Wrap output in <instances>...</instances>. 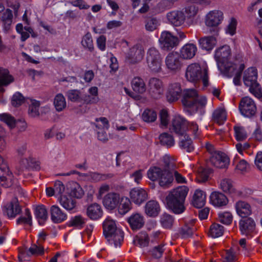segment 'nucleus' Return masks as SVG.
Listing matches in <instances>:
<instances>
[{"mask_svg": "<svg viewBox=\"0 0 262 262\" xmlns=\"http://www.w3.org/2000/svg\"><path fill=\"white\" fill-rule=\"evenodd\" d=\"M174 165L171 161L170 157L164 156L159 166H151L148 170L147 176L152 181H158L159 185L163 188H168L171 186L173 181L172 170Z\"/></svg>", "mask_w": 262, "mask_h": 262, "instance_id": "f257e3e1", "label": "nucleus"}, {"mask_svg": "<svg viewBox=\"0 0 262 262\" xmlns=\"http://www.w3.org/2000/svg\"><path fill=\"white\" fill-rule=\"evenodd\" d=\"M188 192L187 187L180 186L171 191L166 197L167 206L174 213L180 214L185 210L184 202Z\"/></svg>", "mask_w": 262, "mask_h": 262, "instance_id": "f03ea898", "label": "nucleus"}, {"mask_svg": "<svg viewBox=\"0 0 262 262\" xmlns=\"http://www.w3.org/2000/svg\"><path fill=\"white\" fill-rule=\"evenodd\" d=\"M103 234L105 238L111 244H114L115 247L120 246L123 241V232L117 228L115 222L107 217L103 224Z\"/></svg>", "mask_w": 262, "mask_h": 262, "instance_id": "7ed1b4c3", "label": "nucleus"}, {"mask_svg": "<svg viewBox=\"0 0 262 262\" xmlns=\"http://www.w3.org/2000/svg\"><path fill=\"white\" fill-rule=\"evenodd\" d=\"M185 77L190 82H196L202 80L204 86L208 85V70L206 68H201L198 63H193L187 67Z\"/></svg>", "mask_w": 262, "mask_h": 262, "instance_id": "20e7f679", "label": "nucleus"}, {"mask_svg": "<svg viewBox=\"0 0 262 262\" xmlns=\"http://www.w3.org/2000/svg\"><path fill=\"white\" fill-rule=\"evenodd\" d=\"M182 101L184 106L193 108L196 111L199 107L205 106L207 100L206 97H200L195 90L187 89L183 91Z\"/></svg>", "mask_w": 262, "mask_h": 262, "instance_id": "39448f33", "label": "nucleus"}, {"mask_svg": "<svg viewBox=\"0 0 262 262\" xmlns=\"http://www.w3.org/2000/svg\"><path fill=\"white\" fill-rule=\"evenodd\" d=\"M257 74L255 68L251 67L244 73L243 81L245 85L249 87L250 92L257 97L262 96L261 88L257 81Z\"/></svg>", "mask_w": 262, "mask_h": 262, "instance_id": "423d86ee", "label": "nucleus"}, {"mask_svg": "<svg viewBox=\"0 0 262 262\" xmlns=\"http://www.w3.org/2000/svg\"><path fill=\"white\" fill-rule=\"evenodd\" d=\"M146 61L148 68L151 72L159 73L161 71V55L155 48L152 47L147 50Z\"/></svg>", "mask_w": 262, "mask_h": 262, "instance_id": "0eeeda50", "label": "nucleus"}, {"mask_svg": "<svg viewBox=\"0 0 262 262\" xmlns=\"http://www.w3.org/2000/svg\"><path fill=\"white\" fill-rule=\"evenodd\" d=\"M245 66L244 64L242 63L239 66L238 68L236 69L235 64L232 62H228L222 65V69H219L220 70L224 71L225 74L228 77H232L234 75L235 76L233 79V82L236 85H239L241 84V78L242 73Z\"/></svg>", "mask_w": 262, "mask_h": 262, "instance_id": "6e6552de", "label": "nucleus"}, {"mask_svg": "<svg viewBox=\"0 0 262 262\" xmlns=\"http://www.w3.org/2000/svg\"><path fill=\"white\" fill-rule=\"evenodd\" d=\"M144 56L143 48L140 45H136L130 48L125 54V62L132 64L141 61Z\"/></svg>", "mask_w": 262, "mask_h": 262, "instance_id": "1a4fd4ad", "label": "nucleus"}, {"mask_svg": "<svg viewBox=\"0 0 262 262\" xmlns=\"http://www.w3.org/2000/svg\"><path fill=\"white\" fill-rule=\"evenodd\" d=\"M165 62L166 68L174 72L179 71L183 65L182 57L177 52L168 53L165 58Z\"/></svg>", "mask_w": 262, "mask_h": 262, "instance_id": "9d476101", "label": "nucleus"}, {"mask_svg": "<svg viewBox=\"0 0 262 262\" xmlns=\"http://www.w3.org/2000/svg\"><path fill=\"white\" fill-rule=\"evenodd\" d=\"M159 42L162 49L169 51L177 46L179 40L177 37L172 35L170 32L163 31L159 38Z\"/></svg>", "mask_w": 262, "mask_h": 262, "instance_id": "9b49d317", "label": "nucleus"}, {"mask_svg": "<svg viewBox=\"0 0 262 262\" xmlns=\"http://www.w3.org/2000/svg\"><path fill=\"white\" fill-rule=\"evenodd\" d=\"M148 91L151 97L159 98L164 92L163 82L159 78L153 77L149 79Z\"/></svg>", "mask_w": 262, "mask_h": 262, "instance_id": "f8f14e48", "label": "nucleus"}, {"mask_svg": "<svg viewBox=\"0 0 262 262\" xmlns=\"http://www.w3.org/2000/svg\"><path fill=\"white\" fill-rule=\"evenodd\" d=\"M170 129L178 136H183L188 129V123L181 116H175L172 120Z\"/></svg>", "mask_w": 262, "mask_h": 262, "instance_id": "ddd939ff", "label": "nucleus"}, {"mask_svg": "<svg viewBox=\"0 0 262 262\" xmlns=\"http://www.w3.org/2000/svg\"><path fill=\"white\" fill-rule=\"evenodd\" d=\"M239 108L242 115L248 117L253 116L256 111V107L254 101L248 97H245L242 99Z\"/></svg>", "mask_w": 262, "mask_h": 262, "instance_id": "4468645a", "label": "nucleus"}, {"mask_svg": "<svg viewBox=\"0 0 262 262\" xmlns=\"http://www.w3.org/2000/svg\"><path fill=\"white\" fill-rule=\"evenodd\" d=\"M231 55V49L227 45L223 46L216 50L214 57L219 69H222L223 64L229 62Z\"/></svg>", "mask_w": 262, "mask_h": 262, "instance_id": "2eb2a0df", "label": "nucleus"}, {"mask_svg": "<svg viewBox=\"0 0 262 262\" xmlns=\"http://www.w3.org/2000/svg\"><path fill=\"white\" fill-rule=\"evenodd\" d=\"M21 211V208L20 203L16 198L7 204L3 209L4 214L7 215L9 218H14Z\"/></svg>", "mask_w": 262, "mask_h": 262, "instance_id": "dca6fc26", "label": "nucleus"}, {"mask_svg": "<svg viewBox=\"0 0 262 262\" xmlns=\"http://www.w3.org/2000/svg\"><path fill=\"white\" fill-rule=\"evenodd\" d=\"M166 18L171 25L175 27H180L185 23L186 16L183 11L175 10L168 12Z\"/></svg>", "mask_w": 262, "mask_h": 262, "instance_id": "f3484780", "label": "nucleus"}, {"mask_svg": "<svg viewBox=\"0 0 262 262\" xmlns=\"http://www.w3.org/2000/svg\"><path fill=\"white\" fill-rule=\"evenodd\" d=\"M182 94V89L179 83H171L168 88L166 93V99L169 102L177 101Z\"/></svg>", "mask_w": 262, "mask_h": 262, "instance_id": "a211bd4d", "label": "nucleus"}, {"mask_svg": "<svg viewBox=\"0 0 262 262\" xmlns=\"http://www.w3.org/2000/svg\"><path fill=\"white\" fill-rule=\"evenodd\" d=\"M130 228L137 231L142 228L145 224L143 215L139 213H134L127 219Z\"/></svg>", "mask_w": 262, "mask_h": 262, "instance_id": "6ab92c4d", "label": "nucleus"}, {"mask_svg": "<svg viewBox=\"0 0 262 262\" xmlns=\"http://www.w3.org/2000/svg\"><path fill=\"white\" fill-rule=\"evenodd\" d=\"M223 19V14L220 11H212L206 16L205 24L208 27H216L221 24Z\"/></svg>", "mask_w": 262, "mask_h": 262, "instance_id": "aec40b11", "label": "nucleus"}, {"mask_svg": "<svg viewBox=\"0 0 262 262\" xmlns=\"http://www.w3.org/2000/svg\"><path fill=\"white\" fill-rule=\"evenodd\" d=\"M210 162L212 165L217 168H225L229 165V160L224 153L220 152L214 156H210Z\"/></svg>", "mask_w": 262, "mask_h": 262, "instance_id": "412c9836", "label": "nucleus"}, {"mask_svg": "<svg viewBox=\"0 0 262 262\" xmlns=\"http://www.w3.org/2000/svg\"><path fill=\"white\" fill-rule=\"evenodd\" d=\"M130 198L133 202L137 205H141L148 197L147 193L142 188H133L129 193Z\"/></svg>", "mask_w": 262, "mask_h": 262, "instance_id": "4be33fe9", "label": "nucleus"}, {"mask_svg": "<svg viewBox=\"0 0 262 262\" xmlns=\"http://www.w3.org/2000/svg\"><path fill=\"white\" fill-rule=\"evenodd\" d=\"M239 228L242 234L248 235L254 231L255 223L251 217L245 218L239 221Z\"/></svg>", "mask_w": 262, "mask_h": 262, "instance_id": "5701e85b", "label": "nucleus"}, {"mask_svg": "<svg viewBox=\"0 0 262 262\" xmlns=\"http://www.w3.org/2000/svg\"><path fill=\"white\" fill-rule=\"evenodd\" d=\"M120 195L117 193L111 192L107 194L104 198L103 203L108 209L113 210L118 205L120 202Z\"/></svg>", "mask_w": 262, "mask_h": 262, "instance_id": "b1692460", "label": "nucleus"}, {"mask_svg": "<svg viewBox=\"0 0 262 262\" xmlns=\"http://www.w3.org/2000/svg\"><path fill=\"white\" fill-rule=\"evenodd\" d=\"M89 94L82 95V102L86 104L97 103L100 99L98 97V89L97 86H92L88 90Z\"/></svg>", "mask_w": 262, "mask_h": 262, "instance_id": "393cba45", "label": "nucleus"}, {"mask_svg": "<svg viewBox=\"0 0 262 262\" xmlns=\"http://www.w3.org/2000/svg\"><path fill=\"white\" fill-rule=\"evenodd\" d=\"M211 203L215 207H221L226 206L228 202L227 196L219 192H213L210 196Z\"/></svg>", "mask_w": 262, "mask_h": 262, "instance_id": "a878e982", "label": "nucleus"}, {"mask_svg": "<svg viewBox=\"0 0 262 262\" xmlns=\"http://www.w3.org/2000/svg\"><path fill=\"white\" fill-rule=\"evenodd\" d=\"M235 208L237 213L243 218L250 215L252 213L251 206L247 202L239 201L235 204Z\"/></svg>", "mask_w": 262, "mask_h": 262, "instance_id": "bb28decb", "label": "nucleus"}, {"mask_svg": "<svg viewBox=\"0 0 262 262\" xmlns=\"http://www.w3.org/2000/svg\"><path fill=\"white\" fill-rule=\"evenodd\" d=\"M52 221L55 223H61L67 219V215L57 205H53L50 208Z\"/></svg>", "mask_w": 262, "mask_h": 262, "instance_id": "cd10ccee", "label": "nucleus"}, {"mask_svg": "<svg viewBox=\"0 0 262 262\" xmlns=\"http://www.w3.org/2000/svg\"><path fill=\"white\" fill-rule=\"evenodd\" d=\"M197 51V47L193 43L185 45L180 50V55L184 59H190L193 58Z\"/></svg>", "mask_w": 262, "mask_h": 262, "instance_id": "c85d7f7f", "label": "nucleus"}, {"mask_svg": "<svg viewBox=\"0 0 262 262\" xmlns=\"http://www.w3.org/2000/svg\"><path fill=\"white\" fill-rule=\"evenodd\" d=\"M13 81V77L9 74V71L6 69H0V93L5 92L3 86H7Z\"/></svg>", "mask_w": 262, "mask_h": 262, "instance_id": "c756f323", "label": "nucleus"}, {"mask_svg": "<svg viewBox=\"0 0 262 262\" xmlns=\"http://www.w3.org/2000/svg\"><path fill=\"white\" fill-rule=\"evenodd\" d=\"M206 194L202 190L196 189L193 195L191 203L196 208H200L205 204Z\"/></svg>", "mask_w": 262, "mask_h": 262, "instance_id": "7c9ffc66", "label": "nucleus"}, {"mask_svg": "<svg viewBox=\"0 0 262 262\" xmlns=\"http://www.w3.org/2000/svg\"><path fill=\"white\" fill-rule=\"evenodd\" d=\"M86 213L91 219L97 220L101 217L102 210L100 205L94 203L88 207Z\"/></svg>", "mask_w": 262, "mask_h": 262, "instance_id": "2f4dec72", "label": "nucleus"}, {"mask_svg": "<svg viewBox=\"0 0 262 262\" xmlns=\"http://www.w3.org/2000/svg\"><path fill=\"white\" fill-rule=\"evenodd\" d=\"M160 208L158 203L154 200L148 201L145 206V213L149 216L155 217L160 212Z\"/></svg>", "mask_w": 262, "mask_h": 262, "instance_id": "473e14b6", "label": "nucleus"}, {"mask_svg": "<svg viewBox=\"0 0 262 262\" xmlns=\"http://www.w3.org/2000/svg\"><path fill=\"white\" fill-rule=\"evenodd\" d=\"M12 173H9L7 164L0 155V182L5 181H11Z\"/></svg>", "mask_w": 262, "mask_h": 262, "instance_id": "72a5a7b5", "label": "nucleus"}, {"mask_svg": "<svg viewBox=\"0 0 262 262\" xmlns=\"http://www.w3.org/2000/svg\"><path fill=\"white\" fill-rule=\"evenodd\" d=\"M199 43L203 49L211 50L216 43V39L213 36L204 37L199 39Z\"/></svg>", "mask_w": 262, "mask_h": 262, "instance_id": "f704fd0d", "label": "nucleus"}, {"mask_svg": "<svg viewBox=\"0 0 262 262\" xmlns=\"http://www.w3.org/2000/svg\"><path fill=\"white\" fill-rule=\"evenodd\" d=\"M133 90L137 93L143 94L146 90L144 81L140 77H134L131 82Z\"/></svg>", "mask_w": 262, "mask_h": 262, "instance_id": "c9c22d12", "label": "nucleus"}, {"mask_svg": "<svg viewBox=\"0 0 262 262\" xmlns=\"http://www.w3.org/2000/svg\"><path fill=\"white\" fill-rule=\"evenodd\" d=\"M59 202L64 209L69 211L72 210L76 206V201L70 195L61 196Z\"/></svg>", "mask_w": 262, "mask_h": 262, "instance_id": "e433bc0d", "label": "nucleus"}, {"mask_svg": "<svg viewBox=\"0 0 262 262\" xmlns=\"http://www.w3.org/2000/svg\"><path fill=\"white\" fill-rule=\"evenodd\" d=\"M180 147L188 152L192 151L194 149V146L191 138L186 134L181 136L180 142Z\"/></svg>", "mask_w": 262, "mask_h": 262, "instance_id": "4c0bfd02", "label": "nucleus"}, {"mask_svg": "<svg viewBox=\"0 0 262 262\" xmlns=\"http://www.w3.org/2000/svg\"><path fill=\"white\" fill-rule=\"evenodd\" d=\"M119 202L118 212L121 215H124L132 209V203L128 198L122 197Z\"/></svg>", "mask_w": 262, "mask_h": 262, "instance_id": "58836bf2", "label": "nucleus"}, {"mask_svg": "<svg viewBox=\"0 0 262 262\" xmlns=\"http://www.w3.org/2000/svg\"><path fill=\"white\" fill-rule=\"evenodd\" d=\"M238 250L237 246H233L230 249L226 250L224 255V262H237Z\"/></svg>", "mask_w": 262, "mask_h": 262, "instance_id": "ea45409f", "label": "nucleus"}, {"mask_svg": "<svg viewBox=\"0 0 262 262\" xmlns=\"http://www.w3.org/2000/svg\"><path fill=\"white\" fill-rule=\"evenodd\" d=\"M66 95L68 99L73 102H82L83 94L79 90H69L66 92Z\"/></svg>", "mask_w": 262, "mask_h": 262, "instance_id": "a19ab883", "label": "nucleus"}, {"mask_svg": "<svg viewBox=\"0 0 262 262\" xmlns=\"http://www.w3.org/2000/svg\"><path fill=\"white\" fill-rule=\"evenodd\" d=\"M35 214L39 225H43L48 218V212L45 207L43 205L36 207Z\"/></svg>", "mask_w": 262, "mask_h": 262, "instance_id": "79ce46f5", "label": "nucleus"}, {"mask_svg": "<svg viewBox=\"0 0 262 262\" xmlns=\"http://www.w3.org/2000/svg\"><path fill=\"white\" fill-rule=\"evenodd\" d=\"M81 43L84 49L92 52L94 50L93 38L91 34L87 32L82 38Z\"/></svg>", "mask_w": 262, "mask_h": 262, "instance_id": "37998d69", "label": "nucleus"}, {"mask_svg": "<svg viewBox=\"0 0 262 262\" xmlns=\"http://www.w3.org/2000/svg\"><path fill=\"white\" fill-rule=\"evenodd\" d=\"M220 187L224 192L227 193L233 194L235 191L233 182L229 179H223L221 182Z\"/></svg>", "mask_w": 262, "mask_h": 262, "instance_id": "c03bdc74", "label": "nucleus"}, {"mask_svg": "<svg viewBox=\"0 0 262 262\" xmlns=\"http://www.w3.org/2000/svg\"><path fill=\"white\" fill-rule=\"evenodd\" d=\"M213 121L219 125L223 124L226 120V114L225 111L223 108L215 110L212 114Z\"/></svg>", "mask_w": 262, "mask_h": 262, "instance_id": "a18cd8bd", "label": "nucleus"}, {"mask_svg": "<svg viewBox=\"0 0 262 262\" xmlns=\"http://www.w3.org/2000/svg\"><path fill=\"white\" fill-rule=\"evenodd\" d=\"M54 105L56 110L61 112L66 107L67 104L66 99L62 94H57L54 99Z\"/></svg>", "mask_w": 262, "mask_h": 262, "instance_id": "49530a36", "label": "nucleus"}, {"mask_svg": "<svg viewBox=\"0 0 262 262\" xmlns=\"http://www.w3.org/2000/svg\"><path fill=\"white\" fill-rule=\"evenodd\" d=\"M160 143L167 147H170L174 145V140L170 134L164 133L161 134L159 137Z\"/></svg>", "mask_w": 262, "mask_h": 262, "instance_id": "de8ad7c7", "label": "nucleus"}, {"mask_svg": "<svg viewBox=\"0 0 262 262\" xmlns=\"http://www.w3.org/2000/svg\"><path fill=\"white\" fill-rule=\"evenodd\" d=\"M224 231V227L217 223H213L210 227L209 234L210 236L216 238L222 236Z\"/></svg>", "mask_w": 262, "mask_h": 262, "instance_id": "09e8293b", "label": "nucleus"}, {"mask_svg": "<svg viewBox=\"0 0 262 262\" xmlns=\"http://www.w3.org/2000/svg\"><path fill=\"white\" fill-rule=\"evenodd\" d=\"M86 219L81 215H76L72 217L68 223V226L81 229L83 227Z\"/></svg>", "mask_w": 262, "mask_h": 262, "instance_id": "8fccbe9b", "label": "nucleus"}, {"mask_svg": "<svg viewBox=\"0 0 262 262\" xmlns=\"http://www.w3.org/2000/svg\"><path fill=\"white\" fill-rule=\"evenodd\" d=\"M148 242V236L145 232L140 233L135 237L133 241L135 245L139 246L140 247L147 246Z\"/></svg>", "mask_w": 262, "mask_h": 262, "instance_id": "3c124183", "label": "nucleus"}, {"mask_svg": "<svg viewBox=\"0 0 262 262\" xmlns=\"http://www.w3.org/2000/svg\"><path fill=\"white\" fill-rule=\"evenodd\" d=\"M70 185V196L72 198H81L83 196L84 192L79 184L76 182H72Z\"/></svg>", "mask_w": 262, "mask_h": 262, "instance_id": "603ef678", "label": "nucleus"}, {"mask_svg": "<svg viewBox=\"0 0 262 262\" xmlns=\"http://www.w3.org/2000/svg\"><path fill=\"white\" fill-rule=\"evenodd\" d=\"M12 18L13 14L12 11L9 9H7L2 16V20L6 30H9L10 29L12 23Z\"/></svg>", "mask_w": 262, "mask_h": 262, "instance_id": "864d4df0", "label": "nucleus"}, {"mask_svg": "<svg viewBox=\"0 0 262 262\" xmlns=\"http://www.w3.org/2000/svg\"><path fill=\"white\" fill-rule=\"evenodd\" d=\"M212 171L210 168L200 167L198 170L196 179L199 182H204L208 180L209 174Z\"/></svg>", "mask_w": 262, "mask_h": 262, "instance_id": "5fc2aeb1", "label": "nucleus"}, {"mask_svg": "<svg viewBox=\"0 0 262 262\" xmlns=\"http://www.w3.org/2000/svg\"><path fill=\"white\" fill-rule=\"evenodd\" d=\"M173 217L167 213H164L161 216L160 223L163 227L165 228H170L173 223Z\"/></svg>", "mask_w": 262, "mask_h": 262, "instance_id": "6e6d98bb", "label": "nucleus"}, {"mask_svg": "<svg viewBox=\"0 0 262 262\" xmlns=\"http://www.w3.org/2000/svg\"><path fill=\"white\" fill-rule=\"evenodd\" d=\"M142 117L145 122H154L157 118V113L154 110L146 109L143 112Z\"/></svg>", "mask_w": 262, "mask_h": 262, "instance_id": "4d7b16f0", "label": "nucleus"}, {"mask_svg": "<svg viewBox=\"0 0 262 262\" xmlns=\"http://www.w3.org/2000/svg\"><path fill=\"white\" fill-rule=\"evenodd\" d=\"M31 104L29 108V114L32 117H37L39 115V107L40 103L39 101L33 100L31 101Z\"/></svg>", "mask_w": 262, "mask_h": 262, "instance_id": "13d9d810", "label": "nucleus"}, {"mask_svg": "<svg viewBox=\"0 0 262 262\" xmlns=\"http://www.w3.org/2000/svg\"><path fill=\"white\" fill-rule=\"evenodd\" d=\"M17 224H24L29 225H32V216L29 209L26 208L25 210V215H21L17 220Z\"/></svg>", "mask_w": 262, "mask_h": 262, "instance_id": "bf43d9fd", "label": "nucleus"}, {"mask_svg": "<svg viewBox=\"0 0 262 262\" xmlns=\"http://www.w3.org/2000/svg\"><path fill=\"white\" fill-rule=\"evenodd\" d=\"M195 230L193 223L186 224L182 228L180 233L183 237H188L191 236Z\"/></svg>", "mask_w": 262, "mask_h": 262, "instance_id": "052dcab7", "label": "nucleus"}, {"mask_svg": "<svg viewBox=\"0 0 262 262\" xmlns=\"http://www.w3.org/2000/svg\"><path fill=\"white\" fill-rule=\"evenodd\" d=\"M0 120L6 123L11 128L15 127L16 120L13 117L9 114H0Z\"/></svg>", "mask_w": 262, "mask_h": 262, "instance_id": "680f3d73", "label": "nucleus"}, {"mask_svg": "<svg viewBox=\"0 0 262 262\" xmlns=\"http://www.w3.org/2000/svg\"><path fill=\"white\" fill-rule=\"evenodd\" d=\"M89 176L90 178L95 182L105 180L107 179L111 178L114 176L112 173L105 174H101L97 172H90Z\"/></svg>", "mask_w": 262, "mask_h": 262, "instance_id": "e2e57ef3", "label": "nucleus"}, {"mask_svg": "<svg viewBox=\"0 0 262 262\" xmlns=\"http://www.w3.org/2000/svg\"><path fill=\"white\" fill-rule=\"evenodd\" d=\"M25 102V97L19 92H16L11 98V104L14 107L21 105Z\"/></svg>", "mask_w": 262, "mask_h": 262, "instance_id": "0e129e2a", "label": "nucleus"}, {"mask_svg": "<svg viewBox=\"0 0 262 262\" xmlns=\"http://www.w3.org/2000/svg\"><path fill=\"white\" fill-rule=\"evenodd\" d=\"M31 158L23 159L20 162V166L17 168V174L20 175L23 173L25 170L30 169V160Z\"/></svg>", "mask_w": 262, "mask_h": 262, "instance_id": "69168bd1", "label": "nucleus"}, {"mask_svg": "<svg viewBox=\"0 0 262 262\" xmlns=\"http://www.w3.org/2000/svg\"><path fill=\"white\" fill-rule=\"evenodd\" d=\"M158 26V20L155 17L147 18L145 21V28L147 31H152L157 29Z\"/></svg>", "mask_w": 262, "mask_h": 262, "instance_id": "338daca9", "label": "nucleus"}, {"mask_svg": "<svg viewBox=\"0 0 262 262\" xmlns=\"http://www.w3.org/2000/svg\"><path fill=\"white\" fill-rule=\"evenodd\" d=\"M164 247V245H160L154 247L150 251L152 257L155 258L161 257L164 251L165 250Z\"/></svg>", "mask_w": 262, "mask_h": 262, "instance_id": "774afa93", "label": "nucleus"}]
</instances>
